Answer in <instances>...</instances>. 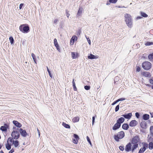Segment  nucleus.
Returning a JSON list of instances; mask_svg holds the SVG:
<instances>
[{"label":"nucleus","mask_w":153,"mask_h":153,"mask_svg":"<svg viewBox=\"0 0 153 153\" xmlns=\"http://www.w3.org/2000/svg\"><path fill=\"white\" fill-rule=\"evenodd\" d=\"M150 118V115L148 114H143L142 116V119L144 121L147 120L149 119Z\"/></svg>","instance_id":"19"},{"label":"nucleus","mask_w":153,"mask_h":153,"mask_svg":"<svg viewBox=\"0 0 153 153\" xmlns=\"http://www.w3.org/2000/svg\"><path fill=\"white\" fill-rule=\"evenodd\" d=\"M135 116L137 118L139 119L140 117V112H137L135 113Z\"/></svg>","instance_id":"38"},{"label":"nucleus","mask_w":153,"mask_h":153,"mask_svg":"<svg viewBox=\"0 0 153 153\" xmlns=\"http://www.w3.org/2000/svg\"><path fill=\"white\" fill-rule=\"evenodd\" d=\"M56 47L57 50L59 52H60L61 50H60V46L59 44H58L57 45H54Z\"/></svg>","instance_id":"45"},{"label":"nucleus","mask_w":153,"mask_h":153,"mask_svg":"<svg viewBox=\"0 0 153 153\" xmlns=\"http://www.w3.org/2000/svg\"><path fill=\"white\" fill-rule=\"evenodd\" d=\"M82 10L83 8L82 7L79 6V8L77 13L76 15V17H78L79 16L81 15Z\"/></svg>","instance_id":"20"},{"label":"nucleus","mask_w":153,"mask_h":153,"mask_svg":"<svg viewBox=\"0 0 153 153\" xmlns=\"http://www.w3.org/2000/svg\"><path fill=\"white\" fill-rule=\"evenodd\" d=\"M98 58V56L97 55H94L90 53L88 54V59H97Z\"/></svg>","instance_id":"17"},{"label":"nucleus","mask_w":153,"mask_h":153,"mask_svg":"<svg viewBox=\"0 0 153 153\" xmlns=\"http://www.w3.org/2000/svg\"><path fill=\"white\" fill-rule=\"evenodd\" d=\"M12 145V144H11V143L10 144L9 143H6L5 144L6 148L8 150H10L11 149Z\"/></svg>","instance_id":"26"},{"label":"nucleus","mask_w":153,"mask_h":153,"mask_svg":"<svg viewBox=\"0 0 153 153\" xmlns=\"http://www.w3.org/2000/svg\"><path fill=\"white\" fill-rule=\"evenodd\" d=\"M140 14L142 18H147L148 16V15L146 13L142 11L140 12Z\"/></svg>","instance_id":"24"},{"label":"nucleus","mask_w":153,"mask_h":153,"mask_svg":"<svg viewBox=\"0 0 153 153\" xmlns=\"http://www.w3.org/2000/svg\"><path fill=\"white\" fill-rule=\"evenodd\" d=\"M119 148L120 151H123L125 150V148H124V147L123 145H121L119 146Z\"/></svg>","instance_id":"39"},{"label":"nucleus","mask_w":153,"mask_h":153,"mask_svg":"<svg viewBox=\"0 0 153 153\" xmlns=\"http://www.w3.org/2000/svg\"><path fill=\"white\" fill-rule=\"evenodd\" d=\"M141 69V68L140 67L137 66V65L136 67V71L137 72H140Z\"/></svg>","instance_id":"37"},{"label":"nucleus","mask_w":153,"mask_h":153,"mask_svg":"<svg viewBox=\"0 0 153 153\" xmlns=\"http://www.w3.org/2000/svg\"><path fill=\"white\" fill-rule=\"evenodd\" d=\"M121 116L123 117L124 119H126L129 120L131 118L132 115L131 112H130L127 113H125L124 114L122 115Z\"/></svg>","instance_id":"10"},{"label":"nucleus","mask_w":153,"mask_h":153,"mask_svg":"<svg viewBox=\"0 0 153 153\" xmlns=\"http://www.w3.org/2000/svg\"><path fill=\"white\" fill-rule=\"evenodd\" d=\"M62 125L63 126L66 128L70 129L71 128L70 125L69 124H67L64 122L62 123Z\"/></svg>","instance_id":"25"},{"label":"nucleus","mask_w":153,"mask_h":153,"mask_svg":"<svg viewBox=\"0 0 153 153\" xmlns=\"http://www.w3.org/2000/svg\"><path fill=\"white\" fill-rule=\"evenodd\" d=\"M58 21V20L57 19H55L54 21V23H56V22Z\"/></svg>","instance_id":"64"},{"label":"nucleus","mask_w":153,"mask_h":153,"mask_svg":"<svg viewBox=\"0 0 153 153\" xmlns=\"http://www.w3.org/2000/svg\"><path fill=\"white\" fill-rule=\"evenodd\" d=\"M73 137L74 138V139L77 140H78L79 139V136L76 134H74L73 135Z\"/></svg>","instance_id":"42"},{"label":"nucleus","mask_w":153,"mask_h":153,"mask_svg":"<svg viewBox=\"0 0 153 153\" xmlns=\"http://www.w3.org/2000/svg\"><path fill=\"white\" fill-rule=\"evenodd\" d=\"M138 124V122L135 120H131L129 123V126L133 127L136 126Z\"/></svg>","instance_id":"13"},{"label":"nucleus","mask_w":153,"mask_h":153,"mask_svg":"<svg viewBox=\"0 0 153 153\" xmlns=\"http://www.w3.org/2000/svg\"><path fill=\"white\" fill-rule=\"evenodd\" d=\"M24 5V3H21L19 5V9L20 10L21 9Z\"/></svg>","instance_id":"56"},{"label":"nucleus","mask_w":153,"mask_h":153,"mask_svg":"<svg viewBox=\"0 0 153 153\" xmlns=\"http://www.w3.org/2000/svg\"><path fill=\"white\" fill-rule=\"evenodd\" d=\"M143 146L142 147L147 149L148 148V144L146 142H143L142 143Z\"/></svg>","instance_id":"32"},{"label":"nucleus","mask_w":153,"mask_h":153,"mask_svg":"<svg viewBox=\"0 0 153 153\" xmlns=\"http://www.w3.org/2000/svg\"><path fill=\"white\" fill-rule=\"evenodd\" d=\"M141 18H142V16H137L136 19L137 20H139V19H141Z\"/></svg>","instance_id":"61"},{"label":"nucleus","mask_w":153,"mask_h":153,"mask_svg":"<svg viewBox=\"0 0 153 153\" xmlns=\"http://www.w3.org/2000/svg\"><path fill=\"white\" fill-rule=\"evenodd\" d=\"M96 117V115H95L94 116H93L92 117V125H93L94 124V123H95V118Z\"/></svg>","instance_id":"47"},{"label":"nucleus","mask_w":153,"mask_h":153,"mask_svg":"<svg viewBox=\"0 0 153 153\" xmlns=\"http://www.w3.org/2000/svg\"><path fill=\"white\" fill-rule=\"evenodd\" d=\"M81 33V28H79L78 29V30L77 32L76 33V35L79 36V35H80Z\"/></svg>","instance_id":"48"},{"label":"nucleus","mask_w":153,"mask_h":153,"mask_svg":"<svg viewBox=\"0 0 153 153\" xmlns=\"http://www.w3.org/2000/svg\"><path fill=\"white\" fill-rule=\"evenodd\" d=\"M77 37L76 35H74L73 36L71 39V43L72 42L73 44H74V42L77 41Z\"/></svg>","instance_id":"23"},{"label":"nucleus","mask_w":153,"mask_h":153,"mask_svg":"<svg viewBox=\"0 0 153 153\" xmlns=\"http://www.w3.org/2000/svg\"><path fill=\"white\" fill-rule=\"evenodd\" d=\"M125 136L124 132L123 131H121L118 132L117 134H115L113 136V138L116 142H119L120 141V139L123 138Z\"/></svg>","instance_id":"4"},{"label":"nucleus","mask_w":153,"mask_h":153,"mask_svg":"<svg viewBox=\"0 0 153 153\" xmlns=\"http://www.w3.org/2000/svg\"><path fill=\"white\" fill-rule=\"evenodd\" d=\"M66 16H67V17L68 18L69 17V16H70V14L68 13V11L67 10H66Z\"/></svg>","instance_id":"58"},{"label":"nucleus","mask_w":153,"mask_h":153,"mask_svg":"<svg viewBox=\"0 0 153 153\" xmlns=\"http://www.w3.org/2000/svg\"><path fill=\"white\" fill-rule=\"evenodd\" d=\"M72 83L73 85V87L74 91H76L77 90V88L76 86L75 83L74 82V79L72 80Z\"/></svg>","instance_id":"28"},{"label":"nucleus","mask_w":153,"mask_h":153,"mask_svg":"<svg viewBox=\"0 0 153 153\" xmlns=\"http://www.w3.org/2000/svg\"><path fill=\"white\" fill-rule=\"evenodd\" d=\"M79 120V118L77 117H76L72 119V121L73 123H76L78 122Z\"/></svg>","instance_id":"30"},{"label":"nucleus","mask_w":153,"mask_h":153,"mask_svg":"<svg viewBox=\"0 0 153 153\" xmlns=\"http://www.w3.org/2000/svg\"><path fill=\"white\" fill-rule=\"evenodd\" d=\"M16 127H17L16 126H13V131L12 132H13L17 130H19V128H18L17 127V128Z\"/></svg>","instance_id":"46"},{"label":"nucleus","mask_w":153,"mask_h":153,"mask_svg":"<svg viewBox=\"0 0 153 153\" xmlns=\"http://www.w3.org/2000/svg\"><path fill=\"white\" fill-rule=\"evenodd\" d=\"M119 108H120V105L119 104L117 105L116 106V107H115V111L116 112L117 111L119 110Z\"/></svg>","instance_id":"52"},{"label":"nucleus","mask_w":153,"mask_h":153,"mask_svg":"<svg viewBox=\"0 0 153 153\" xmlns=\"http://www.w3.org/2000/svg\"><path fill=\"white\" fill-rule=\"evenodd\" d=\"M150 133L153 132V126H150L149 129Z\"/></svg>","instance_id":"54"},{"label":"nucleus","mask_w":153,"mask_h":153,"mask_svg":"<svg viewBox=\"0 0 153 153\" xmlns=\"http://www.w3.org/2000/svg\"><path fill=\"white\" fill-rule=\"evenodd\" d=\"M150 114L151 115V117L153 118V112H150Z\"/></svg>","instance_id":"62"},{"label":"nucleus","mask_w":153,"mask_h":153,"mask_svg":"<svg viewBox=\"0 0 153 153\" xmlns=\"http://www.w3.org/2000/svg\"><path fill=\"white\" fill-rule=\"evenodd\" d=\"M119 79V77L118 76H116L115 77L114 79V84H117L116 82H118Z\"/></svg>","instance_id":"41"},{"label":"nucleus","mask_w":153,"mask_h":153,"mask_svg":"<svg viewBox=\"0 0 153 153\" xmlns=\"http://www.w3.org/2000/svg\"><path fill=\"white\" fill-rule=\"evenodd\" d=\"M31 56L32 57L34 63L36 64H37V60L36 57L35 55L33 53H31Z\"/></svg>","instance_id":"31"},{"label":"nucleus","mask_w":153,"mask_h":153,"mask_svg":"<svg viewBox=\"0 0 153 153\" xmlns=\"http://www.w3.org/2000/svg\"><path fill=\"white\" fill-rule=\"evenodd\" d=\"M142 57L144 59H147V55L146 54H143Z\"/></svg>","instance_id":"60"},{"label":"nucleus","mask_w":153,"mask_h":153,"mask_svg":"<svg viewBox=\"0 0 153 153\" xmlns=\"http://www.w3.org/2000/svg\"><path fill=\"white\" fill-rule=\"evenodd\" d=\"M149 82L150 84L153 85V77H151L149 80Z\"/></svg>","instance_id":"51"},{"label":"nucleus","mask_w":153,"mask_h":153,"mask_svg":"<svg viewBox=\"0 0 153 153\" xmlns=\"http://www.w3.org/2000/svg\"><path fill=\"white\" fill-rule=\"evenodd\" d=\"M85 37H86V39H87V41H88V43L90 45H91V41L90 39L89 38V37H87L86 36H85Z\"/></svg>","instance_id":"49"},{"label":"nucleus","mask_w":153,"mask_h":153,"mask_svg":"<svg viewBox=\"0 0 153 153\" xmlns=\"http://www.w3.org/2000/svg\"><path fill=\"white\" fill-rule=\"evenodd\" d=\"M125 21L127 26L129 28L133 27V19L131 16L128 13H126L124 16Z\"/></svg>","instance_id":"2"},{"label":"nucleus","mask_w":153,"mask_h":153,"mask_svg":"<svg viewBox=\"0 0 153 153\" xmlns=\"http://www.w3.org/2000/svg\"><path fill=\"white\" fill-rule=\"evenodd\" d=\"M145 45L146 46H149L153 45V42L148 41L145 43Z\"/></svg>","instance_id":"34"},{"label":"nucleus","mask_w":153,"mask_h":153,"mask_svg":"<svg viewBox=\"0 0 153 153\" xmlns=\"http://www.w3.org/2000/svg\"><path fill=\"white\" fill-rule=\"evenodd\" d=\"M78 140L76 139H72V141L73 143L75 144H77L78 143Z\"/></svg>","instance_id":"50"},{"label":"nucleus","mask_w":153,"mask_h":153,"mask_svg":"<svg viewBox=\"0 0 153 153\" xmlns=\"http://www.w3.org/2000/svg\"><path fill=\"white\" fill-rule=\"evenodd\" d=\"M140 126L143 129H146L147 128V124L145 121H142L140 123Z\"/></svg>","instance_id":"14"},{"label":"nucleus","mask_w":153,"mask_h":153,"mask_svg":"<svg viewBox=\"0 0 153 153\" xmlns=\"http://www.w3.org/2000/svg\"><path fill=\"white\" fill-rule=\"evenodd\" d=\"M19 130H17L13 132H12L11 135V137H14L15 140L18 139L20 137V132L19 131Z\"/></svg>","instance_id":"8"},{"label":"nucleus","mask_w":153,"mask_h":153,"mask_svg":"<svg viewBox=\"0 0 153 153\" xmlns=\"http://www.w3.org/2000/svg\"><path fill=\"white\" fill-rule=\"evenodd\" d=\"M71 57L73 59H75L78 58L79 56V54L77 52H74L71 53Z\"/></svg>","instance_id":"15"},{"label":"nucleus","mask_w":153,"mask_h":153,"mask_svg":"<svg viewBox=\"0 0 153 153\" xmlns=\"http://www.w3.org/2000/svg\"><path fill=\"white\" fill-rule=\"evenodd\" d=\"M124 118L122 117L119 118L117 120L116 122L121 125V124L123 123L125 121Z\"/></svg>","instance_id":"18"},{"label":"nucleus","mask_w":153,"mask_h":153,"mask_svg":"<svg viewBox=\"0 0 153 153\" xmlns=\"http://www.w3.org/2000/svg\"><path fill=\"white\" fill-rule=\"evenodd\" d=\"M14 138L12 137H10L8 138L7 143H8L9 141L10 143H12V144L14 145V146L15 148H17L19 145V142L18 140H14Z\"/></svg>","instance_id":"5"},{"label":"nucleus","mask_w":153,"mask_h":153,"mask_svg":"<svg viewBox=\"0 0 153 153\" xmlns=\"http://www.w3.org/2000/svg\"><path fill=\"white\" fill-rule=\"evenodd\" d=\"M129 125L128 123H124L122 125V128L124 130H127L129 128Z\"/></svg>","instance_id":"21"},{"label":"nucleus","mask_w":153,"mask_h":153,"mask_svg":"<svg viewBox=\"0 0 153 153\" xmlns=\"http://www.w3.org/2000/svg\"><path fill=\"white\" fill-rule=\"evenodd\" d=\"M10 128V123L8 122H4L3 126H1L0 128V131L1 130L3 133H6L7 131V130L9 129Z\"/></svg>","instance_id":"6"},{"label":"nucleus","mask_w":153,"mask_h":153,"mask_svg":"<svg viewBox=\"0 0 153 153\" xmlns=\"http://www.w3.org/2000/svg\"><path fill=\"white\" fill-rule=\"evenodd\" d=\"M118 102V101L117 100H115L114 101L112 104L111 105H114L116 104Z\"/></svg>","instance_id":"57"},{"label":"nucleus","mask_w":153,"mask_h":153,"mask_svg":"<svg viewBox=\"0 0 153 153\" xmlns=\"http://www.w3.org/2000/svg\"><path fill=\"white\" fill-rule=\"evenodd\" d=\"M12 123L14 126H16L17 127L19 128H21L22 126V124L17 121L13 120V121Z\"/></svg>","instance_id":"11"},{"label":"nucleus","mask_w":153,"mask_h":153,"mask_svg":"<svg viewBox=\"0 0 153 153\" xmlns=\"http://www.w3.org/2000/svg\"><path fill=\"white\" fill-rule=\"evenodd\" d=\"M86 138H87V140L88 143L90 144V145L91 146L92 145V143H91V141L90 138H89V137L88 136H87Z\"/></svg>","instance_id":"44"},{"label":"nucleus","mask_w":153,"mask_h":153,"mask_svg":"<svg viewBox=\"0 0 153 153\" xmlns=\"http://www.w3.org/2000/svg\"><path fill=\"white\" fill-rule=\"evenodd\" d=\"M126 100L125 98L122 97V98H121L118 99H117V100L118 101V102H119V101H123L124 100Z\"/></svg>","instance_id":"55"},{"label":"nucleus","mask_w":153,"mask_h":153,"mask_svg":"<svg viewBox=\"0 0 153 153\" xmlns=\"http://www.w3.org/2000/svg\"><path fill=\"white\" fill-rule=\"evenodd\" d=\"M149 149L152 150L153 149V142H149V146L148 147Z\"/></svg>","instance_id":"35"},{"label":"nucleus","mask_w":153,"mask_h":153,"mask_svg":"<svg viewBox=\"0 0 153 153\" xmlns=\"http://www.w3.org/2000/svg\"><path fill=\"white\" fill-rule=\"evenodd\" d=\"M29 67V62H28V64H27L26 65H25V68H27Z\"/></svg>","instance_id":"63"},{"label":"nucleus","mask_w":153,"mask_h":153,"mask_svg":"<svg viewBox=\"0 0 153 153\" xmlns=\"http://www.w3.org/2000/svg\"><path fill=\"white\" fill-rule=\"evenodd\" d=\"M149 135H148V141L149 143L151 142H153V138L151 136L150 137H149Z\"/></svg>","instance_id":"40"},{"label":"nucleus","mask_w":153,"mask_h":153,"mask_svg":"<svg viewBox=\"0 0 153 153\" xmlns=\"http://www.w3.org/2000/svg\"><path fill=\"white\" fill-rule=\"evenodd\" d=\"M19 131L20 132V134L21 136L23 137H25L27 136H29V134L27 133L25 130L23 129L22 128H19Z\"/></svg>","instance_id":"9"},{"label":"nucleus","mask_w":153,"mask_h":153,"mask_svg":"<svg viewBox=\"0 0 153 153\" xmlns=\"http://www.w3.org/2000/svg\"><path fill=\"white\" fill-rule=\"evenodd\" d=\"M9 40L10 43L12 45H14L15 43V41L13 37L10 36L9 38Z\"/></svg>","instance_id":"27"},{"label":"nucleus","mask_w":153,"mask_h":153,"mask_svg":"<svg viewBox=\"0 0 153 153\" xmlns=\"http://www.w3.org/2000/svg\"><path fill=\"white\" fill-rule=\"evenodd\" d=\"M152 64L149 62L145 61L143 62L142 64V68L145 70L148 71L152 68Z\"/></svg>","instance_id":"7"},{"label":"nucleus","mask_w":153,"mask_h":153,"mask_svg":"<svg viewBox=\"0 0 153 153\" xmlns=\"http://www.w3.org/2000/svg\"><path fill=\"white\" fill-rule=\"evenodd\" d=\"M140 141L139 135L137 134L131 138L125 147V151L127 152H131L133 153L138 147V142Z\"/></svg>","instance_id":"1"},{"label":"nucleus","mask_w":153,"mask_h":153,"mask_svg":"<svg viewBox=\"0 0 153 153\" xmlns=\"http://www.w3.org/2000/svg\"><path fill=\"white\" fill-rule=\"evenodd\" d=\"M121 125L116 122L112 127V130L115 131L119 129L121 127Z\"/></svg>","instance_id":"16"},{"label":"nucleus","mask_w":153,"mask_h":153,"mask_svg":"<svg viewBox=\"0 0 153 153\" xmlns=\"http://www.w3.org/2000/svg\"><path fill=\"white\" fill-rule=\"evenodd\" d=\"M118 0H109L107 1L106 4L108 5L111 3L115 4L117 2Z\"/></svg>","instance_id":"22"},{"label":"nucleus","mask_w":153,"mask_h":153,"mask_svg":"<svg viewBox=\"0 0 153 153\" xmlns=\"http://www.w3.org/2000/svg\"><path fill=\"white\" fill-rule=\"evenodd\" d=\"M148 58L150 61L153 60V52L149 54L148 56Z\"/></svg>","instance_id":"29"},{"label":"nucleus","mask_w":153,"mask_h":153,"mask_svg":"<svg viewBox=\"0 0 153 153\" xmlns=\"http://www.w3.org/2000/svg\"><path fill=\"white\" fill-rule=\"evenodd\" d=\"M147 149L141 147L139 150L138 153H143Z\"/></svg>","instance_id":"33"},{"label":"nucleus","mask_w":153,"mask_h":153,"mask_svg":"<svg viewBox=\"0 0 153 153\" xmlns=\"http://www.w3.org/2000/svg\"><path fill=\"white\" fill-rule=\"evenodd\" d=\"M20 31L24 33H27L30 31V27L27 24H21L19 27Z\"/></svg>","instance_id":"3"},{"label":"nucleus","mask_w":153,"mask_h":153,"mask_svg":"<svg viewBox=\"0 0 153 153\" xmlns=\"http://www.w3.org/2000/svg\"><path fill=\"white\" fill-rule=\"evenodd\" d=\"M47 71L48 72L50 76L51 77V78H52L53 77V75L52 74L51 71L47 66Z\"/></svg>","instance_id":"36"},{"label":"nucleus","mask_w":153,"mask_h":153,"mask_svg":"<svg viewBox=\"0 0 153 153\" xmlns=\"http://www.w3.org/2000/svg\"><path fill=\"white\" fill-rule=\"evenodd\" d=\"M10 150L9 152L8 153H13L14 152L13 148H12L10 149Z\"/></svg>","instance_id":"59"},{"label":"nucleus","mask_w":153,"mask_h":153,"mask_svg":"<svg viewBox=\"0 0 153 153\" xmlns=\"http://www.w3.org/2000/svg\"><path fill=\"white\" fill-rule=\"evenodd\" d=\"M85 89L86 90H88L90 89L91 86L89 85H86L84 86Z\"/></svg>","instance_id":"43"},{"label":"nucleus","mask_w":153,"mask_h":153,"mask_svg":"<svg viewBox=\"0 0 153 153\" xmlns=\"http://www.w3.org/2000/svg\"><path fill=\"white\" fill-rule=\"evenodd\" d=\"M53 43H54V45H56L59 44H58V43L57 42V39H56V38H55L54 39Z\"/></svg>","instance_id":"53"},{"label":"nucleus","mask_w":153,"mask_h":153,"mask_svg":"<svg viewBox=\"0 0 153 153\" xmlns=\"http://www.w3.org/2000/svg\"><path fill=\"white\" fill-rule=\"evenodd\" d=\"M141 74L142 75L148 78L150 77L151 75L150 73L146 71L141 72Z\"/></svg>","instance_id":"12"}]
</instances>
